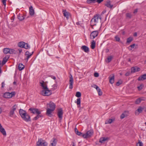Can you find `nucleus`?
Returning <instances> with one entry per match:
<instances>
[{"instance_id":"nucleus-1","label":"nucleus","mask_w":146,"mask_h":146,"mask_svg":"<svg viewBox=\"0 0 146 146\" xmlns=\"http://www.w3.org/2000/svg\"><path fill=\"white\" fill-rule=\"evenodd\" d=\"M40 86L42 88L43 90L41 92V94L43 96H49L51 94V90H49L47 88V85L43 80H41L39 82Z\"/></svg>"},{"instance_id":"nucleus-2","label":"nucleus","mask_w":146,"mask_h":146,"mask_svg":"<svg viewBox=\"0 0 146 146\" xmlns=\"http://www.w3.org/2000/svg\"><path fill=\"white\" fill-rule=\"evenodd\" d=\"M19 113L20 115L23 120L28 122L31 121V117L27 112L22 109H20L19 110Z\"/></svg>"},{"instance_id":"nucleus-3","label":"nucleus","mask_w":146,"mask_h":146,"mask_svg":"<svg viewBox=\"0 0 146 146\" xmlns=\"http://www.w3.org/2000/svg\"><path fill=\"white\" fill-rule=\"evenodd\" d=\"M101 18L99 15L97 14L94 16V17L91 20V23L93 24V26L96 25V24L99 21H101Z\"/></svg>"},{"instance_id":"nucleus-4","label":"nucleus","mask_w":146,"mask_h":146,"mask_svg":"<svg viewBox=\"0 0 146 146\" xmlns=\"http://www.w3.org/2000/svg\"><path fill=\"white\" fill-rule=\"evenodd\" d=\"M94 134L92 130H90L87 131L86 133L82 135V137L84 138H88L91 137Z\"/></svg>"},{"instance_id":"nucleus-5","label":"nucleus","mask_w":146,"mask_h":146,"mask_svg":"<svg viewBox=\"0 0 146 146\" xmlns=\"http://www.w3.org/2000/svg\"><path fill=\"white\" fill-rule=\"evenodd\" d=\"M48 143L41 138L39 139L37 142L36 146H47Z\"/></svg>"},{"instance_id":"nucleus-6","label":"nucleus","mask_w":146,"mask_h":146,"mask_svg":"<svg viewBox=\"0 0 146 146\" xmlns=\"http://www.w3.org/2000/svg\"><path fill=\"white\" fill-rule=\"evenodd\" d=\"M15 95V92H12L11 93L8 92L4 94L3 96L6 98H10L14 96Z\"/></svg>"},{"instance_id":"nucleus-7","label":"nucleus","mask_w":146,"mask_h":146,"mask_svg":"<svg viewBox=\"0 0 146 146\" xmlns=\"http://www.w3.org/2000/svg\"><path fill=\"white\" fill-rule=\"evenodd\" d=\"M16 108L17 106L15 104L11 108L9 113V115L10 117H12L13 116L14 114L15 111L16 110Z\"/></svg>"},{"instance_id":"nucleus-8","label":"nucleus","mask_w":146,"mask_h":146,"mask_svg":"<svg viewBox=\"0 0 146 146\" xmlns=\"http://www.w3.org/2000/svg\"><path fill=\"white\" fill-rule=\"evenodd\" d=\"M29 110L33 114H36L37 115L41 114V112L39 111L38 109L37 108H30Z\"/></svg>"},{"instance_id":"nucleus-9","label":"nucleus","mask_w":146,"mask_h":146,"mask_svg":"<svg viewBox=\"0 0 146 146\" xmlns=\"http://www.w3.org/2000/svg\"><path fill=\"white\" fill-rule=\"evenodd\" d=\"M34 52H32L31 53H30L29 51H26L25 54V55L26 57V58H25V60L27 62L29 59L31 57V56L33 55Z\"/></svg>"},{"instance_id":"nucleus-10","label":"nucleus","mask_w":146,"mask_h":146,"mask_svg":"<svg viewBox=\"0 0 146 146\" xmlns=\"http://www.w3.org/2000/svg\"><path fill=\"white\" fill-rule=\"evenodd\" d=\"M99 32L98 31H96L92 32L90 35V38L91 39H94L98 36Z\"/></svg>"},{"instance_id":"nucleus-11","label":"nucleus","mask_w":146,"mask_h":146,"mask_svg":"<svg viewBox=\"0 0 146 146\" xmlns=\"http://www.w3.org/2000/svg\"><path fill=\"white\" fill-rule=\"evenodd\" d=\"M70 77L69 88L70 89H72L73 88V79L72 75L70 74Z\"/></svg>"},{"instance_id":"nucleus-12","label":"nucleus","mask_w":146,"mask_h":146,"mask_svg":"<svg viewBox=\"0 0 146 146\" xmlns=\"http://www.w3.org/2000/svg\"><path fill=\"white\" fill-rule=\"evenodd\" d=\"M63 112L62 108H60L58 110V115L60 119H62V117Z\"/></svg>"},{"instance_id":"nucleus-13","label":"nucleus","mask_w":146,"mask_h":146,"mask_svg":"<svg viewBox=\"0 0 146 146\" xmlns=\"http://www.w3.org/2000/svg\"><path fill=\"white\" fill-rule=\"evenodd\" d=\"M109 81L110 83L111 84H113L114 82V74H112V75H110L109 77Z\"/></svg>"},{"instance_id":"nucleus-14","label":"nucleus","mask_w":146,"mask_h":146,"mask_svg":"<svg viewBox=\"0 0 146 146\" xmlns=\"http://www.w3.org/2000/svg\"><path fill=\"white\" fill-rule=\"evenodd\" d=\"M140 69L137 66L133 67L131 68V72L132 73H134L140 71Z\"/></svg>"},{"instance_id":"nucleus-15","label":"nucleus","mask_w":146,"mask_h":146,"mask_svg":"<svg viewBox=\"0 0 146 146\" xmlns=\"http://www.w3.org/2000/svg\"><path fill=\"white\" fill-rule=\"evenodd\" d=\"M49 105L50 109L53 110V111L54 110L56 105L54 103L50 102L48 104H47V105Z\"/></svg>"},{"instance_id":"nucleus-16","label":"nucleus","mask_w":146,"mask_h":146,"mask_svg":"<svg viewBox=\"0 0 146 146\" xmlns=\"http://www.w3.org/2000/svg\"><path fill=\"white\" fill-rule=\"evenodd\" d=\"M143 109L144 108L141 107H139V108L135 112V114L136 115H138L139 113H141L142 112L143 110Z\"/></svg>"},{"instance_id":"nucleus-17","label":"nucleus","mask_w":146,"mask_h":146,"mask_svg":"<svg viewBox=\"0 0 146 146\" xmlns=\"http://www.w3.org/2000/svg\"><path fill=\"white\" fill-rule=\"evenodd\" d=\"M81 48L82 50L86 53H88L89 51V48L86 46H82L81 47Z\"/></svg>"},{"instance_id":"nucleus-18","label":"nucleus","mask_w":146,"mask_h":146,"mask_svg":"<svg viewBox=\"0 0 146 146\" xmlns=\"http://www.w3.org/2000/svg\"><path fill=\"white\" fill-rule=\"evenodd\" d=\"M105 5L107 7L110 9L112 8L113 6V5L111 4V2L109 0L107 1Z\"/></svg>"},{"instance_id":"nucleus-19","label":"nucleus","mask_w":146,"mask_h":146,"mask_svg":"<svg viewBox=\"0 0 146 146\" xmlns=\"http://www.w3.org/2000/svg\"><path fill=\"white\" fill-rule=\"evenodd\" d=\"M62 12L64 15V16L65 17H66L67 19H68L69 18V17L70 16V15L69 13L66 11V10H64Z\"/></svg>"},{"instance_id":"nucleus-20","label":"nucleus","mask_w":146,"mask_h":146,"mask_svg":"<svg viewBox=\"0 0 146 146\" xmlns=\"http://www.w3.org/2000/svg\"><path fill=\"white\" fill-rule=\"evenodd\" d=\"M29 13L30 15L31 16L34 14V10L32 6H31L29 8Z\"/></svg>"},{"instance_id":"nucleus-21","label":"nucleus","mask_w":146,"mask_h":146,"mask_svg":"<svg viewBox=\"0 0 146 146\" xmlns=\"http://www.w3.org/2000/svg\"><path fill=\"white\" fill-rule=\"evenodd\" d=\"M109 139V138L108 137H101L100 139L99 142L101 143H103L105 141L108 140Z\"/></svg>"},{"instance_id":"nucleus-22","label":"nucleus","mask_w":146,"mask_h":146,"mask_svg":"<svg viewBox=\"0 0 146 146\" xmlns=\"http://www.w3.org/2000/svg\"><path fill=\"white\" fill-rule=\"evenodd\" d=\"M146 79V74H144L139 76L138 80L139 81L143 80Z\"/></svg>"},{"instance_id":"nucleus-23","label":"nucleus","mask_w":146,"mask_h":146,"mask_svg":"<svg viewBox=\"0 0 146 146\" xmlns=\"http://www.w3.org/2000/svg\"><path fill=\"white\" fill-rule=\"evenodd\" d=\"M56 139L55 138H53V140L51 141V144L50 145V146H56Z\"/></svg>"},{"instance_id":"nucleus-24","label":"nucleus","mask_w":146,"mask_h":146,"mask_svg":"<svg viewBox=\"0 0 146 146\" xmlns=\"http://www.w3.org/2000/svg\"><path fill=\"white\" fill-rule=\"evenodd\" d=\"M25 43L24 42H21L18 43V45L19 47L20 48H24L25 47Z\"/></svg>"},{"instance_id":"nucleus-25","label":"nucleus","mask_w":146,"mask_h":146,"mask_svg":"<svg viewBox=\"0 0 146 146\" xmlns=\"http://www.w3.org/2000/svg\"><path fill=\"white\" fill-rule=\"evenodd\" d=\"M0 131L3 135H6V132L5 129L2 127L0 128Z\"/></svg>"},{"instance_id":"nucleus-26","label":"nucleus","mask_w":146,"mask_h":146,"mask_svg":"<svg viewBox=\"0 0 146 146\" xmlns=\"http://www.w3.org/2000/svg\"><path fill=\"white\" fill-rule=\"evenodd\" d=\"M75 102L78 105V107L79 108L80 107L81 99L80 98H78L77 99V101H75Z\"/></svg>"},{"instance_id":"nucleus-27","label":"nucleus","mask_w":146,"mask_h":146,"mask_svg":"<svg viewBox=\"0 0 146 146\" xmlns=\"http://www.w3.org/2000/svg\"><path fill=\"white\" fill-rule=\"evenodd\" d=\"M143 97H141L137 99L135 101V103L136 104H139L143 100Z\"/></svg>"},{"instance_id":"nucleus-28","label":"nucleus","mask_w":146,"mask_h":146,"mask_svg":"<svg viewBox=\"0 0 146 146\" xmlns=\"http://www.w3.org/2000/svg\"><path fill=\"white\" fill-rule=\"evenodd\" d=\"M17 53V51L13 49L9 48V53L10 54H16Z\"/></svg>"},{"instance_id":"nucleus-29","label":"nucleus","mask_w":146,"mask_h":146,"mask_svg":"<svg viewBox=\"0 0 146 146\" xmlns=\"http://www.w3.org/2000/svg\"><path fill=\"white\" fill-rule=\"evenodd\" d=\"M54 111L49 108H48L46 111V114L49 116H50V115L51 114L52 112Z\"/></svg>"},{"instance_id":"nucleus-30","label":"nucleus","mask_w":146,"mask_h":146,"mask_svg":"<svg viewBox=\"0 0 146 146\" xmlns=\"http://www.w3.org/2000/svg\"><path fill=\"white\" fill-rule=\"evenodd\" d=\"M3 51L4 54H7L9 53V48H5L3 49Z\"/></svg>"},{"instance_id":"nucleus-31","label":"nucleus","mask_w":146,"mask_h":146,"mask_svg":"<svg viewBox=\"0 0 146 146\" xmlns=\"http://www.w3.org/2000/svg\"><path fill=\"white\" fill-rule=\"evenodd\" d=\"M25 67V66L21 63H20L19 65V70H23Z\"/></svg>"},{"instance_id":"nucleus-32","label":"nucleus","mask_w":146,"mask_h":146,"mask_svg":"<svg viewBox=\"0 0 146 146\" xmlns=\"http://www.w3.org/2000/svg\"><path fill=\"white\" fill-rule=\"evenodd\" d=\"M96 45V42L95 41L93 40L92 42L91 45V48L92 49H94Z\"/></svg>"},{"instance_id":"nucleus-33","label":"nucleus","mask_w":146,"mask_h":146,"mask_svg":"<svg viewBox=\"0 0 146 146\" xmlns=\"http://www.w3.org/2000/svg\"><path fill=\"white\" fill-rule=\"evenodd\" d=\"M7 60L8 58H7L6 57H5L3 58L1 63L2 66H3L5 64L7 61Z\"/></svg>"},{"instance_id":"nucleus-34","label":"nucleus","mask_w":146,"mask_h":146,"mask_svg":"<svg viewBox=\"0 0 146 146\" xmlns=\"http://www.w3.org/2000/svg\"><path fill=\"white\" fill-rule=\"evenodd\" d=\"M115 120V119L113 118L111 119H109L106 121V123H111L113 121Z\"/></svg>"},{"instance_id":"nucleus-35","label":"nucleus","mask_w":146,"mask_h":146,"mask_svg":"<svg viewBox=\"0 0 146 146\" xmlns=\"http://www.w3.org/2000/svg\"><path fill=\"white\" fill-rule=\"evenodd\" d=\"M18 18L20 21L23 20L25 18L24 15H20L18 17Z\"/></svg>"},{"instance_id":"nucleus-36","label":"nucleus","mask_w":146,"mask_h":146,"mask_svg":"<svg viewBox=\"0 0 146 146\" xmlns=\"http://www.w3.org/2000/svg\"><path fill=\"white\" fill-rule=\"evenodd\" d=\"M42 116V115L41 114H39V115H37L33 119V120H37L39 117H40Z\"/></svg>"},{"instance_id":"nucleus-37","label":"nucleus","mask_w":146,"mask_h":146,"mask_svg":"<svg viewBox=\"0 0 146 146\" xmlns=\"http://www.w3.org/2000/svg\"><path fill=\"white\" fill-rule=\"evenodd\" d=\"M133 40V38L132 37H129L127 39V43H130Z\"/></svg>"},{"instance_id":"nucleus-38","label":"nucleus","mask_w":146,"mask_h":146,"mask_svg":"<svg viewBox=\"0 0 146 146\" xmlns=\"http://www.w3.org/2000/svg\"><path fill=\"white\" fill-rule=\"evenodd\" d=\"M143 84H141L139 86H138L137 88L139 91H140L143 88Z\"/></svg>"},{"instance_id":"nucleus-39","label":"nucleus","mask_w":146,"mask_h":146,"mask_svg":"<svg viewBox=\"0 0 146 146\" xmlns=\"http://www.w3.org/2000/svg\"><path fill=\"white\" fill-rule=\"evenodd\" d=\"M81 93L79 92H76L75 96L78 98L81 96Z\"/></svg>"},{"instance_id":"nucleus-40","label":"nucleus","mask_w":146,"mask_h":146,"mask_svg":"<svg viewBox=\"0 0 146 146\" xmlns=\"http://www.w3.org/2000/svg\"><path fill=\"white\" fill-rule=\"evenodd\" d=\"M126 112H128V111H125L124 113H123L121 114L120 116V118L121 119L124 118L125 116L127 115H125V113Z\"/></svg>"},{"instance_id":"nucleus-41","label":"nucleus","mask_w":146,"mask_h":146,"mask_svg":"<svg viewBox=\"0 0 146 146\" xmlns=\"http://www.w3.org/2000/svg\"><path fill=\"white\" fill-rule=\"evenodd\" d=\"M123 82L121 80H119L116 83V86H118L122 83Z\"/></svg>"},{"instance_id":"nucleus-42","label":"nucleus","mask_w":146,"mask_h":146,"mask_svg":"<svg viewBox=\"0 0 146 146\" xmlns=\"http://www.w3.org/2000/svg\"><path fill=\"white\" fill-rule=\"evenodd\" d=\"M112 58H113V57L111 56H108L107 58L108 62L109 63L111 61V60Z\"/></svg>"},{"instance_id":"nucleus-43","label":"nucleus","mask_w":146,"mask_h":146,"mask_svg":"<svg viewBox=\"0 0 146 146\" xmlns=\"http://www.w3.org/2000/svg\"><path fill=\"white\" fill-rule=\"evenodd\" d=\"M24 48L25 49H27L29 48H30V47L29 44L27 43H25V47H24Z\"/></svg>"},{"instance_id":"nucleus-44","label":"nucleus","mask_w":146,"mask_h":146,"mask_svg":"<svg viewBox=\"0 0 146 146\" xmlns=\"http://www.w3.org/2000/svg\"><path fill=\"white\" fill-rule=\"evenodd\" d=\"M115 39L116 41L120 42V38L118 36H115Z\"/></svg>"},{"instance_id":"nucleus-45","label":"nucleus","mask_w":146,"mask_h":146,"mask_svg":"<svg viewBox=\"0 0 146 146\" xmlns=\"http://www.w3.org/2000/svg\"><path fill=\"white\" fill-rule=\"evenodd\" d=\"M76 133L79 136H81L82 137V135L84 134H83L81 132L79 131H77V132Z\"/></svg>"},{"instance_id":"nucleus-46","label":"nucleus","mask_w":146,"mask_h":146,"mask_svg":"<svg viewBox=\"0 0 146 146\" xmlns=\"http://www.w3.org/2000/svg\"><path fill=\"white\" fill-rule=\"evenodd\" d=\"M87 2L88 3H90L93 2H96V0H87Z\"/></svg>"},{"instance_id":"nucleus-47","label":"nucleus","mask_w":146,"mask_h":146,"mask_svg":"<svg viewBox=\"0 0 146 146\" xmlns=\"http://www.w3.org/2000/svg\"><path fill=\"white\" fill-rule=\"evenodd\" d=\"M126 16L127 17H128L129 18H131L132 17V15L130 13H127L126 14Z\"/></svg>"},{"instance_id":"nucleus-48","label":"nucleus","mask_w":146,"mask_h":146,"mask_svg":"<svg viewBox=\"0 0 146 146\" xmlns=\"http://www.w3.org/2000/svg\"><path fill=\"white\" fill-rule=\"evenodd\" d=\"M99 95V96H101L102 94V92L101 91V90L100 89L99 90H98L97 91Z\"/></svg>"},{"instance_id":"nucleus-49","label":"nucleus","mask_w":146,"mask_h":146,"mask_svg":"<svg viewBox=\"0 0 146 146\" xmlns=\"http://www.w3.org/2000/svg\"><path fill=\"white\" fill-rule=\"evenodd\" d=\"M6 1L7 0H2V2L5 6L6 5Z\"/></svg>"},{"instance_id":"nucleus-50","label":"nucleus","mask_w":146,"mask_h":146,"mask_svg":"<svg viewBox=\"0 0 146 146\" xmlns=\"http://www.w3.org/2000/svg\"><path fill=\"white\" fill-rule=\"evenodd\" d=\"M94 76L96 77H98L99 76V74L98 73L96 72L94 74Z\"/></svg>"},{"instance_id":"nucleus-51","label":"nucleus","mask_w":146,"mask_h":146,"mask_svg":"<svg viewBox=\"0 0 146 146\" xmlns=\"http://www.w3.org/2000/svg\"><path fill=\"white\" fill-rule=\"evenodd\" d=\"M103 1L104 0H96V2H97L98 3H100Z\"/></svg>"},{"instance_id":"nucleus-52","label":"nucleus","mask_w":146,"mask_h":146,"mask_svg":"<svg viewBox=\"0 0 146 146\" xmlns=\"http://www.w3.org/2000/svg\"><path fill=\"white\" fill-rule=\"evenodd\" d=\"M16 51H17V52L19 51V53H20L22 51V50L21 48H19V49H18V50H17Z\"/></svg>"},{"instance_id":"nucleus-53","label":"nucleus","mask_w":146,"mask_h":146,"mask_svg":"<svg viewBox=\"0 0 146 146\" xmlns=\"http://www.w3.org/2000/svg\"><path fill=\"white\" fill-rule=\"evenodd\" d=\"M138 9H136L134 10V11L133 12V13L135 14L136 13L138 12Z\"/></svg>"},{"instance_id":"nucleus-54","label":"nucleus","mask_w":146,"mask_h":146,"mask_svg":"<svg viewBox=\"0 0 146 146\" xmlns=\"http://www.w3.org/2000/svg\"><path fill=\"white\" fill-rule=\"evenodd\" d=\"M130 74V73L129 72H127L125 74V76H129Z\"/></svg>"},{"instance_id":"nucleus-55","label":"nucleus","mask_w":146,"mask_h":146,"mask_svg":"<svg viewBox=\"0 0 146 146\" xmlns=\"http://www.w3.org/2000/svg\"><path fill=\"white\" fill-rule=\"evenodd\" d=\"M135 46V44H131V45H130V47L132 48H134Z\"/></svg>"},{"instance_id":"nucleus-56","label":"nucleus","mask_w":146,"mask_h":146,"mask_svg":"<svg viewBox=\"0 0 146 146\" xmlns=\"http://www.w3.org/2000/svg\"><path fill=\"white\" fill-rule=\"evenodd\" d=\"M53 86H54V89L53 90L56 89L57 87V85L56 84H54Z\"/></svg>"},{"instance_id":"nucleus-57","label":"nucleus","mask_w":146,"mask_h":146,"mask_svg":"<svg viewBox=\"0 0 146 146\" xmlns=\"http://www.w3.org/2000/svg\"><path fill=\"white\" fill-rule=\"evenodd\" d=\"M95 86H96V87H95V88H96L97 91H98V90L100 89L96 85H95Z\"/></svg>"},{"instance_id":"nucleus-58","label":"nucleus","mask_w":146,"mask_h":146,"mask_svg":"<svg viewBox=\"0 0 146 146\" xmlns=\"http://www.w3.org/2000/svg\"><path fill=\"white\" fill-rule=\"evenodd\" d=\"M5 85V84L4 82H2L1 83V88H3L4 86Z\"/></svg>"},{"instance_id":"nucleus-59","label":"nucleus","mask_w":146,"mask_h":146,"mask_svg":"<svg viewBox=\"0 0 146 146\" xmlns=\"http://www.w3.org/2000/svg\"><path fill=\"white\" fill-rule=\"evenodd\" d=\"M139 146H143V144L141 142H139Z\"/></svg>"},{"instance_id":"nucleus-60","label":"nucleus","mask_w":146,"mask_h":146,"mask_svg":"<svg viewBox=\"0 0 146 146\" xmlns=\"http://www.w3.org/2000/svg\"><path fill=\"white\" fill-rule=\"evenodd\" d=\"M50 77L51 78L54 80H55L56 79V77L53 76H50Z\"/></svg>"},{"instance_id":"nucleus-61","label":"nucleus","mask_w":146,"mask_h":146,"mask_svg":"<svg viewBox=\"0 0 146 146\" xmlns=\"http://www.w3.org/2000/svg\"><path fill=\"white\" fill-rule=\"evenodd\" d=\"M128 49L129 50H132V48L131 47H130V46H129L128 47Z\"/></svg>"},{"instance_id":"nucleus-62","label":"nucleus","mask_w":146,"mask_h":146,"mask_svg":"<svg viewBox=\"0 0 146 146\" xmlns=\"http://www.w3.org/2000/svg\"><path fill=\"white\" fill-rule=\"evenodd\" d=\"M77 131H78V130L76 128H75V133L77 132Z\"/></svg>"},{"instance_id":"nucleus-63","label":"nucleus","mask_w":146,"mask_h":146,"mask_svg":"<svg viewBox=\"0 0 146 146\" xmlns=\"http://www.w3.org/2000/svg\"><path fill=\"white\" fill-rule=\"evenodd\" d=\"M133 35L134 36H137V33H135Z\"/></svg>"},{"instance_id":"nucleus-64","label":"nucleus","mask_w":146,"mask_h":146,"mask_svg":"<svg viewBox=\"0 0 146 146\" xmlns=\"http://www.w3.org/2000/svg\"><path fill=\"white\" fill-rule=\"evenodd\" d=\"M16 84V82L14 81V82H13V84L14 85H15V84Z\"/></svg>"}]
</instances>
